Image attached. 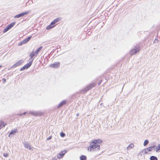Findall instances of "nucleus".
Returning <instances> with one entry per match:
<instances>
[{
	"mask_svg": "<svg viewBox=\"0 0 160 160\" xmlns=\"http://www.w3.org/2000/svg\"><path fill=\"white\" fill-rule=\"evenodd\" d=\"M102 82V81H101L98 83V85H99L100 84L101 82Z\"/></svg>",
	"mask_w": 160,
	"mask_h": 160,
	"instance_id": "42",
	"label": "nucleus"
},
{
	"mask_svg": "<svg viewBox=\"0 0 160 160\" xmlns=\"http://www.w3.org/2000/svg\"><path fill=\"white\" fill-rule=\"evenodd\" d=\"M6 123L2 121H0V129L4 127L6 125Z\"/></svg>",
	"mask_w": 160,
	"mask_h": 160,
	"instance_id": "14",
	"label": "nucleus"
},
{
	"mask_svg": "<svg viewBox=\"0 0 160 160\" xmlns=\"http://www.w3.org/2000/svg\"><path fill=\"white\" fill-rule=\"evenodd\" d=\"M150 160H158L157 158L155 156H151L150 158Z\"/></svg>",
	"mask_w": 160,
	"mask_h": 160,
	"instance_id": "20",
	"label": "nucleus"
},
{
	"mask_svg": "<svg viewBox=\"0 0 160 160\" xmlns=\"http://www.w3.org/2000/svg\"><path fill=\"white\" fill-rule=\"evenodd\" d=\"M49 66L51 68H57L60 67V62H56L50 64Z\"/></svg>",
	"mask_w": 160,
	"mask_h": 160,
	"instance_id": "7",
	"label": "nucleus"
},
{
	"mask_svg": "<svg viewBox=\"0 0 160 160\" xmlns=\"http://www.w3.org/2000/svg\"><path fill=\"white\" fill-rule=\"evenodd\" d=\"M23 62V60H20L17 62H16L15 64H14L13 66H12L10 68H15L17 67L20 66L21 65L22 63Z\"/></svg>",
	"mask_w": 160,
	"mask_h": 160,
	"instance_id": "8",
	"label": "nucleus"
},
{
	"mask_svg": "<svg viewBox=\"0 0 160 160\" xmlns=\"http://www.w3.org/2000/svg\"><path fill=\"white\" fill-rule=\"evenodd\" d=\"M144 149L142 150L140 152H139V154H140L141 155H142V154H145V151H144Z\"/></svg>",
	"mask_w": 160,
	"mask_h": 160,
	"instance_id": "31",
	"label": "nucleus"
},
{
	"mask_svg": "<svg viewBox=\"0 0 160 160\" xmlns=\"http://www.w3.org/2000/svg\"><path fill=\"white\" fill-rule=\"evenodd\" d=\"M67 152V151L64 150L62 151L60 153L62 154V157L64 155V154Z\"/></svg>",
	"mask_w": 160,
	"mask_h": 160,
	"instance_id": "26",
	"label": "nucleus"
},
{
	"mask_svg": "<svg viewBox=\"0 0 160 160\" xmlns=\"http://www.w3.org/2000/svg\"><path fill=\"white\" fill-rule=\"evenodd\" d=\"M16 23L15 22H12V23H11L10 24L8 25V26H7L8 27V28L10 29H11L13 26L15 25V24Z\"/></svg>",
	"mask_w": 160,
	"mask_h": 160,
	"instance_id": "17",
	"label": "nucleus"
},
{
	"mask_svg": "<svg viewBox=\"0 0 160 160\" xmlns=\"http://www.w3.org/2000/svg\"><path fill=\"white\" fill-rule=\"evenodd\" d=\"M61 20V18L59 17L57 18L54 19L53 20L52 22V24H53V25H55L54 24L57 23V22H59Z\"/></svg>",
	"mask_w": 160,
	"mask_h": 160,
	"instance_id": "11",
	"label": "nucleus"
},
{
	"mask_svg": "<svg viewBox=\"0 0 160 160\" xmlns=\"http://www.w3.org/2000/svg\"><path fill=\"white\" fill-rule=\"evenodd\" d=\"M80 160H86L87 157L86 156L84 155H82L80 157Z\"/></svg>",
	"mask_w": 160,
	"mask_h": 160,
	"instance_id": "18",
	"label": "nucleus"
},
{
	"mask_svg": "<svg viewBox=\"0 0 160 160\" xmlns=\"http://www.w3.org/2000/svg\"><path fill=\"white\" fill-rule=\"evenodd\" d=\"M33 58L28 63H27L25 65L27 69L29 68L31 66L33 62Z\"/></svg>",
	"mask_w": 160,
	"mask_h": 160,
	"instance_id": "12",
	"label": "nucleus"
},
{
	"mask_svg": "<svg viewBox=\"0 0 160 160\" xmlns=\"http://www.w3.org/2000/svg\"><path fill=\"white\" fill-rule=\"evenodd\" d=\"M62 155L60 153H58L57 156V158L60 159L62 157Z\"/></svg>",
	"mask_w": 160,
	"mask_h": 160,
	"instance_id": "25",
	"label": "nucleus"
},
{
	"mask_svg": "<svg viewBox=\"0 0 160 160\" xmlns=\"http://www.w3.org/2000/svg\"><path fill=\"white\" fill-rule=\"evenodd\" d=\"M52 160H57V158L56 157L53 158Z\"/></svg>",
	"mask_w": 160,
	"mask_h": 160,
	"instance_id": "40",
	"label": "nucleus"
},
{
	"mask_svg": "<svg viewBox=\"0 0 160 160\" xmlns=\"http://www.w3.org/2000/svg\"><path fill=\"white\" fill-rule=\"evenodd\" d=\"M32 38V36H30L25 39L27 40V42H28Z\"/></svg>",
	"mask_w": 160,
	"mask_h": 160,
	"instance_id": "30",
	"label": "nucleus"
},
{
	"mask_svg": "<svg viewBox=\"0 0 160 160\" xmlns=\"http://www.w3.org/2000/svg\"><path fill=\"white\" fill-rule=\"evenodd\" d=\"M60 136L62 137H64L65 136V134L64 133H63V132H61L60 134Z\"/></svg>",
	"mask_w": 160,
	"mask_h": 160,
	"instance_id": "32",
	"label": "nucleus"
},
{
	"mask_svg": "<svg viewBox=\"0 0 160 160\" xmlns=\"http://www.w3.org/2000/svg\"><path fill=\"white\" fill-rule=\"evenodd\" d=\"M27 69L25 65L20 69V71H23Z\"/></svg>",
	"mask_w": 160,
	"mask_h": 160,
	"instance_id": "29",
	"label": "nucleus"
},
{
	"mask_svg": "<svg viewBox=\"0 0 160 160\" xmlns=\"http://www.w3.org/2000/svg\"><path fill=\"white\" fill-rule=\"evenodd\" d=\"M23 44V43H22V41L21 42H20L19 44H18V45L19 46H21Z\"/></svg>",
	"mask_w": 160,
	"mask_h": 160,
	"instance_id": "38",
	"label": "nucleus"
},
{
	"mask_svg": "<svg viewBox=\"0 0 160 160\" xmlns=\"http://www.w3.org/2000/svg\"><path fill=\"white\" fill-rule=\"evenodd\" d=\"M156 146L155 145H153L150 147L151 149L152 150H152H154V151L155 150V148H156Z\"/></svg>",
	"mask_w": 160,
	"mask_h": 160,
	"instance_id": "27",
	"label": "nucleus"
},
{
	"mask_svg": "<svg viewBox=\"0 0 160 160\" xmlns=\"http://www.w3.org/2000/svg\"><path fill=\"white\" fill-rule=\"evenodd\" d=\"M145 151V154H149L148 153L149 152L152 151L150 147H149L148 148L144 149Z\"/></svg>",
	"mask_w": 160,
	"mask_h": 160,
	"instance_id": "15",
	"label": "nucleus"
},
{
	"mask_svg": "<svg viewBox=\"0 0 160 160\" xmlns=\"http://www.w3.org/2000/svg\"><path fill=\"white\" fill-rule=\"evenodd\" d=\"M29 12V11L21 13L18 15H16L14 16V18H18L20 17H23L25 15H27Z\"/></svg>",
	"mask_w": 160,
	"mask_h": 160,
	"instance_id": "6",
	"label": "nucleus"
},
{
	"mask_svg": "<svg viewBox=\"0 0 160 160\" xmlns=\"http://www.w3.org/2000/svg\"><path fill=\"white\" fill-rule=\"evenodd\" d=\"M13 72H12V73H11V75H13Z\"/></svg>",
	"mask_w": 160,
	"mask_h": 160,
	"instance_id": "46",
	"label": "nucleus"
},
{
	"mask_svg": "<svg viewBox=\"0 0 160 160\" xmlns=\"http://www.w3.org/2000/svg\"><path fill=\"white\" fill-rule=\"evenodd\" d=\"M24 146L25 148H27V149L29 148L30 150H31V148L29 145L28 143H26L24 144Z\"/></svg>",
	"mask_w": 160,
	"mask_h": 160,
	"instance_id": "22",
	"label": "nucleus"
},
{
	"mask_svg": "<svg viewBox=\"0 0 160 160\" xmlns=\"http://www.w3.org/2000/svg\"><path fill=\"white\" fill-rule=\"evenodd\" d=\"M102 140L100 139H95L91 142L90 144L92 145L93 146H100L99 144L102 142Z\"/></svg>",
	"mask_w": 160,
	"mask_h": 160,
	"instance_id": "3",
	"label": "nucleus"
},
{
	"mask_svg": "<svg viewBox=\"0 0 160 160\" xmlns=\"http://www.w3.org/2000/svg\"><path fill=\"white\" fill-rule=\"evenodd\" d=\"M96 84L95 83H92L86 87L81 90L80 92L82 94H84L89 90L91 89L93 87H95Z\"/></svg>",
	"mask_w": 160,
	"mask_h": 160,
	"instance_id": "2",
	"label": "nucleus"
},
{
	"mask_svg": "<svg viewBox=\"0 0 160 160\" xmlns=\"http://www.w3.org/2000/svg\"><path fill=\"white\" fill-rule=\"evenodd\" d=\"M29 113L35 116H37L39 115V114L38 113L35 111H30L29 112Z\"/></svg>",
	"mask_w": 160,
	"mask_h": 160,
	"instance_id": "16",
	"label": "nucleus"
},
{
	"mask_svg": "<svg viewBox=\"0 0 160 160\" xmlns=\"http://www.w3.org/2000/svg\"><path fill=\"white\" fill-rule=\"evenodd\" d=\"M9 30V29L8 28L7 26L3 30V32L5 33L7 31H8V30Z\"/></svg>",
	"mask_w": 160,
	"mask_h": 160,
	"instance_id": "28",
	"label": "nucleus"
},
{
	"mask_svg": "<svg viewBox=\"0 0 160 160\" xmlns=\"http://www.w3.org/2000/svg\"><path fill=\"white\" fill-rule=\"evenodd\" d=\"M32 58H31V57L29 58V60H32Z\"/></svg>",
	"mask_w": 160,
	"mask_h": 160,
	"instance_id": "44",
	"label": "nucleus"
},
{
	"mask_svg": "<svg viewBox=\"0 0 160 160\" xmlns=\"http://www.w3.org/2000/svg\"><path fill=\"white\" fill-rule=\"evenodd\" d=\"M2 66L1 65H0V68H1L2 67Z\"/></svg>",
	"mask_w": 160,
	"mask_h": 160,
	"instance_id": "45",
	"label": "nucleus"
},
{
	"mask_svg": "<svg viewBox=\"0 0 160 160\" xmlns=\"http://www.w3.org/2000/svg\"><path fill=\"white\" fill-rule=\"evenodd\" d=\"M149 143V141L147 140H145L143 143V146H146Z\"/></svg>",
	"mask_w": 160,
	"mask_h": 160,
	"instance_id": "23",
	"label": "nucleus"
},
{
	"mask_svg": "<svg viewBox=\"0 0 160 160\" xmlns=\"http://www.w3.org/2000/svg\"><path fill=\"white\" fill-rule=\"evenodd\" d=\"M67 102L66 100H63L58 105L57 108L58 109L60 107H62V106L65 105Z\"/></svg>",
	"mask_w": 160,
	"mask_h": 160,
	"instance_id": "9",
	"label": "nucleus"
},
{
	"mask_svg": "<svg viewBox=\"0 0 160 160\" xmlns=\"http://www.w3.org/2000/svg\"><path fill=\"white\" fill-rule=\"evenodd\" d=\"M42 46L40 47L38 49H37L35 51V53L38 54L41 49L42 48Z\"/></svg>",
	"mask_w": 160,
	"mask_h": 160,
	"instance_id": "19",
	"label": "nucleus"
},
{
	"mask_svg": "<svg viewBox=\"0 0 160 160\" xmlns=\"http://www.w3.org/2000/svg\"><path fill=\"white\" fill-rule=\"evenodd\" d=\"M60 48V46H59V45L57 46V49Z\"/></svg>",
	"mask_w": 160,
	"mask_h": 160,
	"instance_id": "41",
	"label": "nucleus"
},
{
	"mask_svg": "<svg viewBox=\"0 0 160 160\" xmlns=\"http://www.w3.org/2000/svg\"><path fill=\"white\" fill-rule=\"evenodd\" d=\"M2 81L3 83H4L6 82V79L5 78H3L2 79Z\"/></svg>",
	"mask_w": 160,
	"mask_h": 160,
	"instance_id": "36",
	"label": "nucleus"
},
{
	"mask_svg": "<svg viewBox=\"0 0 160 160\" xmlns=\"http://www.w3.org/2000/svg\"><path fill=\"white\" fill-rule=\"evenodd\" d=\"M28 42H27V40H26L25 39H24V40H22V43H23V44H25V43H27Z\"/></svg>",
	"mask_w": 160,
	"mask_h": 160,
	"instance_id": "35",
	"label": "nucleus"
},
{
	"mask_svg": "<svg viewBox=\"0 0 160 160\" xmlns=\"http://www.w3.org/2000/svg\"><path fill=\"white\" fill-rule=\"evenodd\" d=\"M56 25H53V24H52V23H51V24L48 25L46 28L47 30H49L52 29V28L54 27Z\"/></svg>",
	"mask_w": 160,
	"mask_h": 160,
	"instance_id": "13",
	"label": "nucleus"
},
{
	"mask_svg": "<svg viewBox=\"0 0 160 160\" xmlns=\"http://www.w3.org/2000/svg\"><path fill=\"white\" fill-rule=\"evenodd\" d=\"M141 50V48L139 45L135 46L130 51V54L132 56L139 52Z\"/></svg>",
	"mask_w": 160,
	"mask_h": 160,
	"instance_id": "1",
	"label": "nucleus"
},
{
	"mask_svg": "<svg viewBox=\"0 0 160 160\" xmlns=\"http://www.w3.org/2000/svg\"><path fill=\"white\" fill-rule=\"evenodd\" d=\"M90 149V151L97 150L98 151L100 149V146H93L90 144V146L88 148V150Z\"/></svg>",
	"mask_w": 160,
	"mask_h": 160,
	"instance_id": "4",
	"label": "nucleus"
},
{
	"mask_svg": "<svg viewBox=\"0 0 160 160\" xmlns=\"http://www.w3.org/2000/svg\"><path fill=\"white\" fill-rule=\"evenodd\" d=\"M78 115H79V114H78H78H77V116Z\"/></svg>",
	"mask_w": 160,
	"mask_h": 160,
	"instance_id": "47",
	"label": "nucleus"
},
{
	"mask_svg": "<svg viewBox=\"0 0 160 160\" xmlns=\"http://www.w3.org/2000/svg\"><path fill=\"white\" fill-rule=\"evenodd\" d=\"M103 103H101L100 104V105H101V106H103Z\"/></svg>",
	"mask_w": 160,
	"mask_h": 160,
	"instance_id": "43",
	"label": "nucleus"
},
{
	"mask_svg": "<svg viewBox=\"0 0 160 160\" xmlns=\"http://www.w3.org/2000/svg\"><path fill=\"white\" fill-rule=\"evenodd\" d=\"M158 41V40L156 39L153 42V43H156Z\"/></svg>",
	"mask_w": 160,
	"mask_h": 160,
	"instance_id": "39",
	"label": "nucleus"
},
{
	"mask_svg": "<svg viewBox=\"0 0 160 160\" xmlns=\"http://www.w3.org/2000/svg\"><path fill=\"white\" fill-rule=\"evenodd\" d=\"M160 150V143L158 144L157 146L156 147V151L157 152H158L159 150Z\"/></svg>",
	"mask_w": 160,
	"mask_h": 160,
	"instance_id": "21",
	"label": "nucleus"
},
{
	"mask_svg": "<svg viewBox=\"0 0 160 160\" xmlns=\"http://www.w3.org/2000/svg\"><path fill=\"white\" fill-rule=\"evenodd\" d=\"M27 113V112H23V113H21L20 114H19V115L20 116H22L23 115H25Z\"/></svg>",
	"mask_w": 160,
	"mask_h": 160,
	"instance_id": "33",
	"label": "nucleus"
},
{
	"mask_svg": "<svg viewBox=\"0 0 160 160\" xmlns=\"http://www.w3.org/2000/svg\"><path fill=\"white\" fill-rule=\"evenodd\" d=\"M134 147V144L133 143L130 144L127 147V149L132 148Z\"/></svg>",
	"mask_w": 160,
	"mask_h": 160,
	"instance_id": "24",
	"label": "nucleus"
},
{
	"mask_svg": "<svg viewBox=\"0 0 160 160\" xmlns=\"http://www.w3.org/2000/svg\"><path fill=\"white\" fill-rule=\"evenodd\" d=\"M3 155L5 157H8V154L7 153H4L3 154Z\"/></svg>",
	"mask_w": 160,
	"mask_h": 160,
	"instance_id": "34",
	"label": "nucleus"
},
{
	"mask_svg": "<svg viewBox=\"0 0 160 160\" xmlns=\"http://www.w3.org/2000/svg\"><path fill=\"white\" fill-rule=\"evenodd\" d=\"M18 131L17 128H14L11 131L8 135V137L10 138L13 137L17 132H18Z\"/></svg>",
	"mask_w": 160,
	"mask_h": 160,
	"instance_id": "5",
	"label": "nucleus"
},
{
	"mask_svg": "<svg viewBox=\"0 0 160 160\" xmlns=\"http://www.w3.org/2000/svg\"><path fill=\"white\" fill-rule=\"evenodd\" d=\"M52 137L51 136H50L47 139V140H51L52 138Z\"/></svg>",
	"mask_w": 160,
	"mask_h": 160,
	"instance_id": "37",
	"label": "nucleus"
},
{
	"mask_svg": "<svg viewBox=\"0 0 160 160\" xmlns=\"http://www.w3.org/2000/svg\"><path fill=\"white\" fill-rule=\"evenodd\" d=\"M37 54L35 53V52H34V51H32V52L30 53L29 55V57H31V58H33L37 56Z\"/></svg>",
	"mask_w": 160,
	"mask_h": 160,
	"instance_id": "10",
	"label": "nucleus"
}]
</instances>
